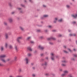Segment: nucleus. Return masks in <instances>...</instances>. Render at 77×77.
Segmentation results:
<instances>
[{
    "label": "nucleus",
    "instance_id": "f257e3e1",
    "mask_svg": "<svg viewBox=\"0 0 77 77\" xmlns=\"http://www.w3.org/2000/svg\"><path fill=\"white\" fill-rule=\"evenodd\" d=\"M23 39V37H19L17 38V41L18 42H20V40Z\"/></svg>",
    "mask_w": 77,
    "mask_h": 77
},
{
    "label": "nucleus",
    "instance_id": "f03ea898",
    "mask_svg": "<svg viewBox=\"0 0 77 77\" xmlns=\"http://www.w3.org/2000/svg\"><path fill=\"white\" fill-rule=\"evenodd\" d=\"M6 57V55L5 54L1 55H0V59L1 58H4V57Z\"/></svg>",
    "mask_w": 77,
    "mask_h": 77
},
{
    "label": "nucleus",
    "instance_id": "7ed1b4c3",
    "mask_svg": "<svg viewBox=\"0 0 77 77\" xmlns=\"http://www.w3.org/2000/svg\"><path fill=\"white\" fill-rule=\"evenodd\" d=\"M51 59L53 60L54 59V54L53 53H51Z\"/></svg>",
    "mask_w": 77,
    "mask_h": 77
},
{
    "label": "nucleus",
    "instance_id": "20e7f679",
    "mask_svg": "<svg viewBox=\"0 0 77 77\" xmlns=\"http://www.w3.org/2000/svg\"><path fill=\"white\" fill-rule=\"evenodd\" d=\"M1 60L2 61V62H3V63H6V61L5 59L3 58H1Z\"/></svg>",
    "mask_w": 77,
    "mask_h": 77
},
{
    "label": "nucleus",
    "instance_id": "39448f33",
    "mask_svg": "<svg viewBox=\"0 0 77 77\" xmlns=\"http://www.w3.org/2000/svg\"><path fill=\"white\" fill-rule=\"evenodd\" d=\"M25 61L26 62V64H28V62H29V59L27 58H26L25 59Z\"/></svg>",
    "mask_w": 77,
    "mask_h": 77
},
{
    "label": "nucleus",
    "instance_id": "423d86ee",
    "mask_svg": "<svg viewBox=\"0 0 77 77\" xmlns=\"http://www.w3.org/2000/svg\"><path fill=\"white\" fill-rule=\"evenodd\" d=\"M8 21L10 23H12L13 21L12 19L11 18H9L8 19Z\"/></svg>",
    "mask_w": 77,
    "mask_h": 77
},
{
    "label": "nucleus",
    "instance_id": "0eeeda50",
    "mask_svg": "<svg viewBox=\"0 0 77 77\" xmlns=\"http://www.w3.org/2000/svg\"><path fill=\"white\" fill-rule=\"evenodd\" d=\"M47 39L48 40V41H49V40H51V39H52L53 40H56V38H48Z\"/></svg>",
    "mask_w": 77,
    "mask_h": 77
},
{
    "label": "nucleus",
    "instance_id": "6e6552de",
    "mask_svg": "<svg viewBox=\"0 0 77 77\" xmlns=\"http://www.w3.org/2000/svg\"><path fill=\"white\" fill-rule=\"evenodd\" d=\"M38 48H40L41 50H43L44 48V47H43L42 46H41L40 45H39L38 46Z\"/></svg>",
    "mask_w": 77,
    "mask_h": 77
},
{
    "label": "nucleus",
    "instance_id": "1a4fd4ad",
    "mask_svg": "<svg viewBox=\"0 0 77 77\" xmlns=\"http://www.w3.org/2000/svg\"><path fill=\"white\" fill-rule=\"evenodd\" d=\"M27 49L28 50H29L30 51H32V49L31 48H30V47H28L27 48Z\"/></svg>",
    "mask_w": 77,
    "mask_h": 77
},
{
    "label": "nucleus",
    "instance_id": "9d476101",
    "mask_svg": "<svg viewBox=\"0 0 77 77\" xmlns=\"http://www.w3.org/2000/svg\"><path fill=\"white\" fill-rule=\"evenodd\" d=\"M5 38L6 39L8 38V36L7 34H6L5 35Z\"/></svg>",
    "mask_w": 77,
    "mask_h": 77
},
{
    "label": "nucleus",
    "instance_id": "9b49d317",
    "mask_svg": "<svg viewBox=\"0 0 77 77\" xmlns=\"http://www.w3.org/2000/svg\"><path fill=\"white\" fill-rule=\"evenodd\" d=\"M47 65V63L45 62L44 64H42V66H44V65H45V66Z\"/></svg>",
    "mask_w": 77,
    "mask_h": 77
},
{
    "label": "nucleus",
    "instance_id": "f8f14e48",
    "mask_svg": "<svg viewBox=\"0 0 77 77\" xmlns=\"http://www.w3.org/2000/svg\"><path fill=\"white\" fill-rule=\"evenodd\" d=\"M3 50H4V48H3V47L2 46H1L0 48V50L2 51H3Z\"/></svg>",
    "mask_w": 77,
    "mask_h": 77
},
{
    "label": "nucleus",
    "instance_id": "ddd939ff",
    "mask_svg": "<svg viewBox=\"0 0 77 77\" xmlns=\"http://www.w3.org/2000/svg\"><path fill=\"white\" fill-rule=\"evenodd\" d=\"M64 72L66 74H68V71L67 70H65L64 71Z\"/></svg>",
    "mask_w": 77,
    "mask_h": 77
},
{
    "label": "nucleus",
    "instance_id": "4468645a",
    "mask_svg": "<svg viewBox=\"0 0 77 77\" xmlns=\"http://www.w3.org/2000/svg\"><path fill=\"white\" fill-rule=\"evenodd\" d=\"M20 30H22V31H23V30H24V28H23L21 26L20 27Z\"/></svg>",
    "mask_w": 77,
    "mask_h": 77
},
{
    "label": "nucleus",
    "instance_id": "2eb2a0df",
    "mask_svg": "<svg viewBox=\"0 0 77 77\" xmlns=\"http://www.w3.org/2000/svg\"><path fill=\"white\" fill-rule=\"evenodd\" d=\"M73 57H77V54H74L73 55Z\"/></svg>",
    "mask_w": 77,
    "mask_h": 77
},
{
    "label": "nucleus",
    "instance_id": "dca6fc26",
    "mask_svg": "<svg viewBox=\"0 0 77 77\" xmlns=\"http://www.w3.org/2000/svg\"><path fill=\"white\" fill-rule=\"evenodd\" d=\"M9 48L10 49H12V48H13V47L12 45H10L9 46Z\"/></svg>",
    "mask_w": 77,
    "mask_h": 77
},
{
    "label": "nucleus",
    "instance_id": "f3484780",
    "mask_svg": "<svg viewBox=\"0 0 77 77\" xmlns=\"http://www.w3.org/2000/svg\"><path fill=\"white\" fill-rule=\"evenodd\" d=\"M31 39V37H28L27 38V40H28V41H29V40H30V39Z\"/></svg>",
    "mask_w": 77,
    "mask_h": 77
},
{
    "label": "nucleus",
    "instance_id": "a211bd4d",
    "mask_svg": "<svg viewBox=\"0 0 77 77\" xmlns=\"http://www.w3.org/2000/svg\"><path fill=\"white\" fill-rule=\"evenodd\" d=\"M69 35L70 36H75V34H70Z\"/></svg>",
    "mask_w": 77,
    "mask_h": 77
},
{
    "label": "nucleus",
    "instance_id": "6ab92c4d",
    "mask_svg": "<svg viewBox=\"0 0 77 77\" xmlns=\"http://www.w3.org/2000/svg\"><path fill=\"white\" fill-rule=\"evenodd\" d=\"M15 50H16L17 51H18V48H17V46H15Z\"/></svg>",
    "mask_w": 77,
    "mask_h": 77
},
{
    "label": "nucleus",
    "instance_id": "aec40b11",
    "mask_svg": "<svg viewBox=\"0 0 77 77\" xmlns=\"http://www.w3.org/2000/svg\"><path fill=\"white\" fill-rule=\"evenodd\" d=\"M69 77H74L72 74H70L69 75Z\"/></svg>",
    "mask_w": 77,
    "mask_h": 77
},
{
    "label": "nucleus",
    "instance_id": "412c9836",
    "mask_svg": "<svg viewBox=\"0 0 77 77\" xmlns=\"http://www.w3.org/2000/svg\"><path fill=\"white\" fill-rule=\"evenodd\" d=\"M57 18H55V20L54 21V23H56V21H57Z\"/></svg>",
    "mask_w": 77,
    "mask_h": 77
},
{
    "label": "nucleus",
    "instance_id": "4be33fe9",
    "mask_svg": "<svg viewBox=\"0 0 77 77\" xmlns=\"http://www.w3.org/2000/svg\"><path fill=\"white\" fill-rule=\"evenodd\" d=\"M9 60H11V58H8L6 60V62H8V61H9Z\"/></svg>",
    "mask_w": 77,
    "mask_h": 77
},
{
    "label": "nucleus",
    "instance_id": "5701e85b",
    "mask_svg": "<svg viewBox=\"0 0 77 77\" xmlns=\"http://www.w3.org/2000/svg\"><path fill=\"white\" fill-rule=\"evenodd\" d=\"M17 57H14V61H16V60H17Z\"/></svg>",
    "mask_w": 77,
    "mask_h": 77
},
{
    "label": "nucleus",
    "instance_id": "b1692460",
    "mask_svg": "<svg viewBox=\"0 0 77 77\" xmlns=\"http://www.w3.org/2000/svg\"><path fill=\"white\" fill-rule=\"evenodd\" d=\"M28 56H29V57H30V56H31V55H32L31 54H30V53H28Z\"/></svg>",
    "mask_w": 77,
    "mask_h": 77
},
{
    "label": "nucleus",
    "instance_id": "393cba45",
    "mask_svg": "<svg viewBox=\"0 0 77 77\" xmlns=\"http://www.w3.org/2000/svg\"><path fill=\"white\" fill-rule=\"evenodd\" d=\"M8 44L7 43H6L5 45V47L6 48H7L8 47Z\"/></svg>",
    "mask_w": 77,
    "mask_h": 77
},
{
    "label": "nucleus",
    "instance_id": "a878e982",
    "mask_svg": "<svg viewBox=\"0 0 77 77\" xmlns=\"http://www.w3.org/2000/svg\"><path fill=\"white\" fill-rule=\"evenodd\" d=\"M43 17H48V15H44Z\"/></svg>",
    "mask_w": 77,
    "mask_h": 77
},
{
    "label": "nucleus",
    "instance_id": "bb28decb",
    "mask_svg": "<svg viewBox=\"0 0 77 77\" xmlns=\"http://www.w3.org/2000/svg\"><path fill=\"white\" fill-rule=\"evenodd\" d=\"M65 75H66V74L64 73L62 74L61 75L62 76V77H63V76H65Z\"/></svg>",
    "mask_w": 77,
    "mask_h": 77
},
{
    "label": "nucleus",
    "instance_id": "cd10ccee",
    "mask_svg": "<svg viewBox=\"0 0 77 77\" xmlns=\"http://www.w3.org/2000/svg\"><path fill=\"white\" fill-rule=\"evenodd\" d=\"M71 60H75V59L74 58H71Z\"/></svg>",
    "mask_w": 77,
    "mask_h": 77
},
{
    "label": "nucleus",
    "instance_id": "c85d7f7f",
    "mask_svg": "<svg viewBox=\"0 0 77 77\" xmlns=\"http://www.w3.org/2000/svg\"><path fill=\"white\" fill-rule=\"evenodd\" d=\"M58 21L59 22H62V19H60L58 20Z\"/></svg>",
    "mask_w": 77,
    "mask_h": 77
},
{
    "label": "nucleus",
    "instance_id": "c756f323",
    "mask_svg": "<svg viewBox=\"0 0 77 77\" xmlns=\"http://www.w3.org/2000/svg\"><path fill=\"white\" fill-rule=\"evenodd\" d=\"M66 7L67 8H70V6H69V5H67Z\"/></svg>",
    "mask_w": 77,
    "mask_h": 77
},
{
    "label": "nucleus",
    "instance_id": "7c9ffc66",
    "mask_svg": "<svg viewBox=\"0 0 77 77\" xmlns=\"http://www.w3.org/2000/svg\"><path fill=\"white\" fill-rule=\"evenodd\" d=\"M4 25H7V23H6V22H4Z\"/></svg>",
    "mask_w": 77,
    "mask_h": 77
},
{
    "label": "nucleus",
    "instance_id": "2f4dec72",
    "mask_svg": "<svg viewBox=\"0 0 77 77\" xmlns=\"http://www.w3.org/2000/svg\"><path fill=\"white\" fill-rule=\"evenodd\" d=\"M62 66H66V65L63 64H62Z\"/></svg>",
    "mask_w": 77,
    "mask_h": 77
},
{
    "label": "nucleus",
    "instance_id": "473e14b6",
    "mask_svg": "<svg viewBox=\"0 0 77 77\" xmlns=\"http://www.w3.org/2000/svg\"><path fill=\"white\" fill-rule=\"evenodd\" d=\"M16 77H22V76L21 75H18L16 76Z\"/></svg>",
    "mask_w": 77,
    "mask_h": 77
},
{
    "label": "nucleus",
    "instance_id": "72a5a7b5",
    "mask_svg": "<svg viewBox=\"0 0 77 77\" xmlns=\"http://www.w3.org/2000/svg\"><path fill=\"white\" fill-rule=\"evenodd\" d=\"M48 27H49V28H51V27H52V26L49 25L48 26Z\"/></svg>",
    "mask_w": 77,
    "mask_h": 77
},
{
    "label": "nucleus",
    "instance_id": "f704fd0d",
    "mask_svg": "<svg viewBox=\"0 0 77 77\" xmlns=\"http://www.w3.org/2000/svg\"><path fill=\"white\" fill-rule=\"evenodd\" d=\"M64 53H68V52L65 51H64Z\"/></svg>",
    "mask_w": 77,
    "mask_h": 77
},
{
    "label": "nucleus",
    "instance_id": "c9c22d12",
    "mask_svg": "<svg viewBox=\"0 0 77 77\" xmlns=\"http://www.w3.org/2000/svg\"><path fill=\"white\" fill-rule=\"evenodd\" d=\"M32 77H35V74H33L32 75Z\"/></svg>",
    "mask_w": 77,
    "mask_h": 77
},
{
    "label": "nucleus",
    "instance_id": "e433bc0d",
    "mask_svg": "<svg viewBox=\"0 0 77 77\" xmlns=\"http://www.w3.org/2000/svg\"><path fill=\"white\" fill-rule=\"evenodd\" d=\"M62 62H63V63H65L66 62V61L64 60L62 61Z\"/></svg>",
    "mask_w": 77,
    "mask_h": 77
},
{
    "label": "nucleus",
    "instance_id": "4c0bfd02",
    "mask_svg": "<svg viewBox=\"0 0 77 77\" xmlns=\"http://www.w3.org/2000/svg\"><path fill=\"white\" fill-rule=\"evenodd\" d=\"M19 72H21V69H19Z\"/></svg>",
    "mask_w": 77,
    "mask_h": 77
},
{
    "label": "nucleus",
    "instance_id": "58836bf2",
    "mask_svg": "<svg viewBox=\"0 0 77 77\" xmlns=\"http://www.w3.org/2000/svg\"><path fill=\"white\" fill-rule=\"evenodd\" d=\"M31 65H32V66H33V65H34V63H31Z\"/></svg>",
    "mask_w": 77,
    "mask_h": 77
},
{
    "label": "nucleus",
    "instance_id": "ea45409f",
    "mask_svg": "<svg viewBox=\"0 0 77 77\" xmlns=\"http://www.w3.org/2000/svg\"><path fill=\"white\" fill-rule=\"evenodd\" d=\"M58 36L59 37H61V36H62V35H60V34H59L58 35Z\"/></svg>",
    "mask_w": 77,
    "mask_h": 77
},
{
    "label": "nucleus",
    "instance_id": "a19ab883",
    "mask_svg": "<svg viewBox=\"0 0 77 77\" xmlns=\"http://www.w3.org/2000/svg\"><path fill=\"white\" fill-rule=\"evenodd\" d=\"M3 65L1 63H0V66H3Z\"/></svg>",
    "mask_w": 77,
    "mask_h": 77
},
{
    "label": "nucleus",
    "instance_id": "79ce46f5",
    "mask_svg": "<svg viewBox=\"0 0 77 77\" xmlns=\"http://www.w3.org/2000/svg\"><path fill=\"white\" fill-rule=\"evenodd\" d=\"M31 43H34V42H33V41H31Z\"/></svg>",
    "mask_w": 77,
    "mask_h": 77
},
{
    "label": "nucleus",
    "instance_id": "37998d69",
    "mask_svg": "<svg viewBox=\"0 0 77 77\" xmlns=\"http://www.w3.org/2000/svg\"><path fill=\"white\" fill-rule=\"evenodd\" d=\"M49 44H51V45H52V44H53V43L52 42H49Z\"/></svg>",
    "mask_w": 77,
    "mask_h": 77
},
{
    "label": "nucleus",
    "instance_id": "c03bdc74",
    "mask_svg": "<svg viewBox=\"0 0 77 77\" xmlns=\"http://www.w3.org/2000/svg\"><path fill=\"white\" fill-rule=\"evenodd\" d=\"M75 23H76V22H75V21H74V22L72 23L73 24H75Z\"/></svg>",
    "mask_w": 77,
    "mask_h": 77
},
{
    "label": "nucleus",
    "instance_id": "a18cd8bd",
    "mask_svg": "<svg viewBox=\"0 0 77 77\" xmlns=\"http://www.w3.org/2000/svg\"><path fill=\"white\" fill-rule=\"evenodd\" d=\"M43 55H44V54H41V56H43Z\"/></svg>",
    "mask_w": 77,
    "mask_h": 77
},
{
    "label": "nucleus",
    "instance_id": "49530a36",
    "mask_svg": "<svg viewBox=\"0 0 77 77\" xmlns=\"http://www.w3.org/2000/svg\"><path fill=\"white\" fill-rule=\"evenodd\" d=\"M40 30H37V31L38 32H40Z\"/></svg>",
    "mask_w": 77,
    "mask_h": 77
},
{
    "label": "nucleus",
    "instance_id": "de8ad7c7",
    "mask_svg": "<svg viewBox=\"0 0 77 77\" xmlns=\"http://www.w3.org/2000/svg\"><path fill=\"white\" fill-rule=\"evenodd\" d=\"M68 50H69V51H71V50L69 49H68Z\"/></svg>",
    "mask_w": 77,
    "mask_h": 77
},
{
    "label": "nucleus",
    "instance_id": "09e8293b",
    "mask_svg": "<svg viewBox=\"0 0 77 77\" xmlns=\"http://www.w3.org/2000/svg\"><path fill=\"white\" fill-rule=\"evenodd\" d=\"M53 32H56V30H52Z\"/></svg>",
    "mask_w": 77,
    "mask_h": 77
},
{
    "label": "nucleus",
    "instance_id": "8fccbe9b",
    "mask_svg": "<svg viewBox=\"0 0 77 77\" xmlns=\"http://www.w3.org/2000/svg\"><path fill=\"white\" fill-rule=\"evenodd\" d=\"M18 9L19 10H21V9L20 8H18Z\"/></svg>",
    "mask_w": 77,
    "mask_h": 77
},
{
    "label": "nucleus",
    "instance_id": "3c124183",
    "mask_svg": "<svg viewBox=\"0 0 77 77\" xmlns=\"http://www.w3.org/2000/svg\"><path fill=\"white\" fill-rule=\"evenodd\" d=\"M63 47L64 48H66V46H63Z\"/></svg>",
    "mask_w": 77,
    "mask_h": 77
},
{
    "label": "nucleus",
    "instance_id": "603ef678",
    "mask_svg": "<svg viewBox=\"0 0 77 77\" xmlns=\"http://www.w3.org/2000/svg\"><path fill=\"white\" fill-rule=\"evenodd\" d=\"M43 7H46V6H45V5H43Z\"/></svg>",
    "mask_w": 77,
    "mask_h": 77
},
{
    "label": "nucleus",
    "instance_id": "864d4df0",
    "mask_svg": "<svg viewBox=\"0 0 77 77\" xmlns=\"http://www.w3.org/2000/svg\"><path fill=\"white\" fill-rule=\"evenodd\" d=\"M46 75H48V74L47 73L46 74Z\"/></svg>",
    "mask_w": 77,
    "mask_h": 77
},
{
    "label": "nucleus",
    "instance_id": "5fc2aeb1",
    "mask_svg": "<svg viewBox=\"0 0 77 77\" xmlns=\"http://www.w3.org/2000/svg\"><path fill=\"white\" fill-rule=\"evenodd\" d=\"M14 13H15L14 12H12V14H14Z\"/></svg>",
    "mask_w": 77,
    "mask_h": 77
},
{
    "label": "nucleus",
    "instance_id": "6e6d98bb",
    "mask_svg": "<svg viewBox=\"0 0 77 77\" xmlns=\"http://www.w3.org/2000/svg\"><path fill=\"white\" fill-rule=\"evenodd\" d=\"M48 57H46V59H48Z\"/></svg>",
    "mask_w": 77,
    "mask_h": 77
},
{
    "label": "nucleus",
    "instance_id": "4d7b16f0",
    "mask_svg": "<svg viewBox=\"0 0 77 77\" xmlns=\"http://www.w3.org/2000/svg\"><path fill=\"white\" fill-rule=\"evenodd\" d=\"M68 31H69V32H70L71 31V30H68Z\"/></svg>",
    "mask_w": 77,
    "mask_h": 77
},
{
    "label": "nucleus",
    "instance_id": "13d9d810",
    "mask_svg": "<svg viewBox=\"0 0 77 77\" xmlns=\"http://www.w3.org/2000/svg\"><path fill=\"white\" fill-rule=\"evenodd\" d=\"M45 32H47V30H45Z\"/></svg>",
    "mask_w": 77,
    "mask_h": 77
},
{
    "label": "nucleus",
    "instance_id": "bf43d9fd",
    "mask_svg": "<svg viewBox=\"0 0 77 77\" xmlns=\"http://www.w3.org/2000/svg\"><path fill=\"white\" fill-rule=\"evenodd\" d=\"M9 77H13L12 76L10 75L9 76Z\"/></svg>",
    "mask_w": 77,
    "mask_h": 77
},
{
    "label": "nucleus",
    "instance_id": "052dcab7",
    "mask_svg": "<svg viewBox=\"0 0 77 77\" xmlns=\"http://www.w3.org/2000/svg\"><path fill=\"white\" fill-rule=\"evenodd\" d=\"M60 71H62V69H60Z\"/></svg>",
    "mask_w": 77,
    "mask_h": 77
},
{
    "label": "nucleus",
    "instance_id": "680f3d73",
    "mask_svg": "<svg viewBox=\"0 0 77 77\" xmlns=\"http://www.w3.org/2000/svg\"><path fill=\"white\" fill-rule=\"evenodd\" d=\"M73 50L75 51V49H73Z\"/></svg>",
    "mask_w": 77,
    "mask_h": 77
},
{
    "label": "nucleus",
    "instance_id": "e2e57ef3",
    "mask_svg": "<svg viewBox=\"0 0 77 77\" xmlns=\"http://www.w3.org/2000/svg\"><path fill=\"white\" fill-rule=\"evenodd\" d=\"M42 37H40V38H41V39H42Z\"/></svg>",
    "mask_w": 77,
    "mask_h": 77
},
{
    "label": "nucleus",
    "instance_id": "0e129e2a",
    "mask_svg": "<svg viewBox=\"0 0 77 77\" xmlns=\"http://www.w3.org/2000/svg\"><path fill=\"white\" fill-rule=\"evenodd\" d=\"M76 44H77V41H76Z\"/></svg>",
    "mask_w": 77,
    "mask_h": 77
},
{
    "label": "nucleus",
    "instance_id": "69168bd1",
    "mask_svg": "<svg viewBox=\"0 0 77 77\" xmlns=\"http://www.w3.org/2000/svg\"><path fill=\"white\" fill-rule=\"evenodd\" d=\"M32 68L33 69H35V67H33Z\"/></svg>",
    "mask_w": 77,
    "mask_h": 77
},
{
    "label": "nucleus",
    "instance_id": "338daca9",
    "mask_svg": "<svg viewBox=\"0 0 77 77\" xmlns=\"http://www.w3.org/2000/svg\"><path fill=\"white\" fill-rule=\"evenodd\" d=\"M29 0L30 2H31V1L32 0Z\"/></svg>",
    "mask_w": 77,
    "mask_h": 77
},
{
    "label": "nucleus",
    "instance_id": "774afa93",
    "mask_svg": "<svg viewBox=\"0 0 77 77\" xmlns=\"http://www.w3.org/2000/svg\"><path fill=\"white\" fill-rule=\"evenodd\" d=\"M20 12H21V13H22V11H20Z\"/></svg>",
    "mask_w": 77,
    "mask_h": 77
}]
</instances>
